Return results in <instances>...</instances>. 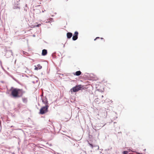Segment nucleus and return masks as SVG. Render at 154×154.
<instances>
[{
  "mask_svg": "<svg viewBox=\"0 0 154 154\" xmlns=\"http://www.w3.org/2000/svg\"><path fill=\"white\" fill-rule=\"evenodd\" d=\"M24 93L22 89L17 88H13L11 91V95L14 97H21Z\"/></svg>",
  "mask_w": 154,
  "mask_h": 154,
  "instance_id": "f257e3e1",
  "label": "nucleus"
},
{
  "mask_svg": "<svg viewBox=\"0 0 154 154\" xmlns=\"http://www.w3.org/2000/svg\"><path fill=\"white\" fill-rule=\"evenodd\" d=\"M49 106H45L42 107L40 110L39 114H43L46 113L48 111Z\"/></svg>",
  "mask_w": 154,
  "mask_h": 154,
  "instance_id": "f03ea898",
  "label": "nucleus"
},
{
  "mask_svg": "<svg viewBox=\"0 0 154 154\" xmlns=\"http://www.w3.org/2000/svg\"><path fill=\"white\" fill-rule=\"evenodd\" d=\"M83 89V88L81 87V85H79L73 87L71 89V91H72V90L73 92H76L79 90H82Z\"/></svg>",
  "mask_w": 154,
  "mask_h": 154,
  "instance_id": "7ed1b4c3",
  "label": "nucleus"
},
{
  "mask_svg": "<svg viewBox=\"0 0 154 154\" xmlns=\"http://www.w3.org/2000/svg\"><path fill=\"white\" fill-rule=\"evenodd\" d=\"M42 102L45 105V106H49L48 103L47 99L45 97H44L42 98Z\"/></svg>",
  "mask_w": 154,
  "mask_h": 154,
  "instance_id": "20e7f679",
  "label": "nucleus"
},
{
  "mask_svg": "<svg viewBox=\"0 0 154 154\" xmlns=\"http://www.w3.org/2000/svg\"><path fill=\"white\" fill-rule=\"evenodd\" d=\"M78 32L77 31H75L73 34L72 39L73 40H75L78 38Z\"/></svg>",
  "mask_w": 154,
  "mask_h": 154,
  "instance_id": "39448f33",
  "label": "nucleus"
},
{
  "mask_svg": "<svg viewBox=\"0 0 154 154\" xmlns=\"http://www.w3.org/2000/svg\"><path fill=\"white\" fill-rule=\"evenodd\" d=\"M47 50L46 49H43L42 51V55L43 56H45L47 54Z\"/></svg>",
  "mask_w": 154,
  "mask_h": 154,
  "instance_id": "423d86ee",
  "label": "nucleus"
},
{
  "mask_svg": "<svg viewBox=\"0 0 154 154\" xmlns=\"http://www.w3.org/2000/svg\"><path fill=\"white\" fill-rule=\"evenodd\" d=\"M42 68V66L39 64H38L37 65V67H35L34 69L35 70H37L41 69Z\"/></svg>",
  "mask_w": 154,
  "mask_h": 154,
  "instance_id": "0eeeda50",
  "label": "nucleus"
},
{
  "mask_svg": "<svg viewBox=\"0 0 154 154\" xmlns=\"http://www.w3.org/2000/svg\"><path fill=\"white\" fill-rule=\"evenodd\" d=\"M72 33L71 32H68L67 33V36L68 38H70L72 36Z\"/></svg>",
  "mask_w": 154,
  "mask_h": 154,
  "instance_id": "6e6552de",
  "label": "nucleus"
},
{
  "mask_svg": "<svg viewBox=\"0 0 154 154\" xmlns=\"http://www.w3.org/2000/svg\"><path fill=\"white\" fill-rule=\"evenodd\" d=\"M81 74V72L80 71H76L75 73V75L77 76H79Z\"/></svg>",
  "mask_w": 154,
  "mask_h": 154,
  "instance_id": "1a4fd4ad",
  "label": "nucleus"
},
{
  "mask_svg": "<svg viewBox=\"0 0 154 154\" xmlns=\"http://www.w3.org/2000/svg\"><path fill=\"white\" fill-rule=\"evenodd\" d=\"M23 101L24 102H26L27 101V100L26 98H23Z\"/></svg>",
  "mask_w": 154,
  "mask_h": 154,
  "instance_id": "9d476101",
  "label": "nucleus"
},
{
  "mask_svg": "<svg viewBox=\"0 0 154 154\" xmlns=\"http://www.w3.org/2000/svg\"><path fill=\"white\" fill-rule=\"evenodd\" d=\"M128 152L127 151H124L123 152V154H128Z\"/></svg>",
  "mask_w": 154,
  "mask_h": 154,
  "instance_id": "9b49d317",
  "label": "nucleus"
},
{
  "mask_svg": "<svg viewBox=\"0 0 154 154\" xmlns=\"http://www.w3.org/2000/svg\"><path fill=\"white\" fill-rule=\"evenodd\" d=\"M41 24H38L37 25H35V26L37 27H38L40 26H41Z\"/></svg>",
  "mask_w": 154,
  "mask_h": 154,
  "instance_id": "f8f14e48",
  "label": "nucleus"
},
{
  "mask_svg": "<svg viewBox=\"0 0 154 154\" xmlns=\"http://www.w3.org/2000/svg\"><path fill=\"white\" fill-rule=\"evenodd\" d=\"M89 144L91 146V148H93V145L92 144H91L90 143H89Z\"/></svg>",
  "mask_w": 154,
  "mask_h": 154,
  "instance_id": "ddd939ff",
  "label": "nucleus"
},
{
  "mask_svg": "<svg viewBox=\"0 0 154 154\" xmlns=\"http://www.w3.org/2000/svg\"><path fill=\"white\" fill-rule=\"evenodd\" d=\"M100 38L99 37H96L95 39H94V40H96V39H99Z\"/></svg>",
  "mask_w": 154,
  "mask_h": 154,
  "instance_id": "4468645a",
  "label": "nucleus"
},
{
  "mask_svg": "<svg viewBox=\"0 0 154 154\" xmlns=\"http://www.w3.org/2000/svg\"><path fill=\"white\" fill-rule=\"evenodd\" d=\"M52 18H50V19H49V20H52Z\"/></svg>",
  "mask_w": 154,
  "mask_h": 154,
  "instance_id": "2eb2a0df",
  "label": "nucleus"
},
{
  "mask_svg": "<svg viewBox=\"0 0 154 154\" xmlns=\"http://www.w3.org/2000/svg\"><path fill=\"white\" fill-rule=\"evenodd\" d=\"M17 8H16V7L14 8V9H17Z\"/></svg>",
  "mask_w": 154,
  "mask_h": 154,
  "instance_id": "dca6fc26",
  "label": "nucleus"
},
{
  "mask_svg": "<svg viewBox=\"0 0 154 154\" xmlns=\"http://www.w3.org/2000/svg\"><path fill=\"white\" fill-rule=\"evenodd\" d=\"M103 97V95H102V97Z\"/></svg>",
  "mask_w": 154,
  "mask_h": 154,
  "instance_id": "f3484780",
  "label": "nucleus"
},
{
  "mask_svg": "<svg viewBox=\"0 0 154 154\" xmlns=\"http://www.w3.org/2000/svg\"><path fill=\"white\" fill-rule=\"evenodd\" d=\"M23 53L24 54H25V53H24V52L23 51Z\"/></svg>",
  "mask_w": 154,
  "mask_h": 154,
  "instance_id": "a211bd4d",
  "label": "nucleus"
},
{
  "mask_svg": "<svg viewBox=\"0 0 154 154\" xmlns=\"http://www.w3.org/2000/svg\"><path fill=\"white\" fill-rule=\"evenodd\" d=\"M17 8H19L18 7H17Z\"/></svg>",
  "mask_w": 154,
  "mask_h": 154,
  "instance_id": "6ab92c4d",
  "label": "nucleus"
},
{
  "mask_svg": "<svg viewBox=\"0 0 154 154\" xmlns=\"http://www.w3.org/2000/svg\"><path fill=\"white\" fill-rule=\"evenodd\" d=\"M101 39H103V38H101Z\"/></svg>",
  "mask_w": 154,
  "mask_h": 154,
  "instance_id": "aec40b11",
  "label": "nucleus"
}]
</instances>
